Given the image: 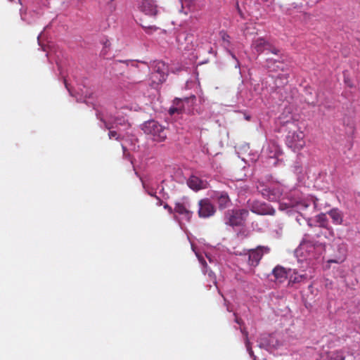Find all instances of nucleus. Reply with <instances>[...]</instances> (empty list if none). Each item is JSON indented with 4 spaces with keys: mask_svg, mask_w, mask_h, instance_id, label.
Returning a JSON list of instances; mask_svg holds the SVG:
<instances>
[{
    "mask_svg": "<svg viewBox=\"0 0 360 360\" xmlns=\"http://www.w3.org/2000/svg\"><path fill=\"white\" fill-rule=\"evenodd\" d=\"M151 68L153 72L150 75V86L156 88L157 86L166 80L168 74V67L163 61L155 60L153 62Z\"/></svg>",
    "mask_w": 360,
    "mask_h": 360,
    "instance_id": "1",
    "label": "nucleus"
},
{
    "mask_svg": "<svg viewBox=\"0 0 360 360\" xmlns=\"http://www.w3.org/2000/svg\"><path fill=\"white\" fill-rule=\"evenodd\" d=\"M249 212L245 209L229 210L224 213V221L232 227L241 226L245 224Z\"/></svg>",
    "mask_w": 360,
    "mask_h": 360,
    "instance_id": "2",
    "label": "nucleus"
},
{
    "mask_svg": "<svg viewBox=\"0 0 360 360\" xmlns=\"http://www.w3.org/2000/svg\"><path fill=\"white\" fill-rule=\"evenodd\" d=\"M143 130L145 134L150 135L153 141H164L167 138V129L155 120L144 123Z\"/></svg>",
    "mask_w": 360,
    "mask_h": 360,
    "instance_id": "3",
    "label": "nucleus"
},
{
    "mask_svg": "<svg viewBox=\"0 0 360 360\" xmlns=\"http://www.w3.org/2000/svg\"><path fill=\"white\" fill-rule=\"evenodd\" d=\"M257 188L269 201H278L283 195V188L279 184L265 185L263 182H258Z\"/></svg>",
    "mask_w": 360,
    "mask_h": 360,
    "instance_id": "4",
    "label": "nucleus"
},
{
    "mask_svg": "<svg viewBox=\"0 0 360 360\" xmlns=\"http://www.w3.org/2000/svg\"><path fill=\"white\" fill-rule=\"evenodd\" d=\"M300 250L306 252V257L309 259H318L325 252V245L321 243H314L311 240H304L300 244Z\"/></svg>",
    "mask_w": 360,
    "mask_h": 360,
    "instance_id": "5",
    "label": "nucleus"
},
{
    "mask_svg": "<svg viewBox=\"0 0 360 360\" xmlns=\"http://www.w3.org/2000/svg\"><path fill=\"white\" fill-rule=\"evenodd\" d=\"M285 143L292 150H300L306 143L304 132L300 130L289 131L286 136Z\"/></svg>",
    "mask_w": 360,
    "mask_h": 360,
    "instance_id": "6",
    "label": "nucleus"
},
{
    "mask_svg": "<svg viewBox=\"0 0 360 360\" xmlns=\"http://www.w3.org/2000/svg\"><path fill=\"white\" fill-rule=\"evenodd\" d=\"M174 212L181 217L182 219L190 221L193 212L191 210V205L190 200L184 197L174 204Z\"/></svg>",
    "mask_w": 360,
    "mask_h": 360,
    "instance_id": "7",
    "label": "nucleus"
},
{
    "mask_svg": "<svg viewBox=\"0 0 360 360\" xmlns=\"http://www.w3.org/2000/svg\"><path fill=\"white\" fill-rule=\"evenodd\" d=\"M270 248L268 246L258 245L256 248L248 250V264L251 266L256 267L259 264L264 255L270 252Z\"/></svg>",
    "mask_w": 360,
    "mask_h": 360,
    "instance_id": "8",
    "label": "nucleus"
},
{
    "mask_svg": "<svg viewBox=\"0 0 360 360\" xmlns=\"http://www.w3.org/2000/svg\"><path fill=\"white\" fill-rule=\"evenodd\" d=\"M252 48L258 54H260L265 51H267L268 52L272 53L275 55H278L280 53V50L278 49L274 46L268 41L262 37L257 38L252 41Z\"/></svg>",
    "mask_w": 360,
    "mask_h": 360,
    "instance_id": "9",
    "label": "nucleus"
},
{
    "mask_svg": "<svg viewBox=\"0 0 360 360\" xmlns=\"http://www.w3.org/2000/svg\"><path fill=\"white\" fill-rule=\"evenodd\" d=\"M198 207V214L200 218H209L216 212V208L209 198L200 200Z\"/></svg>",
    "mask_w": 360,
    "mask_h": 360,
    "instance_id": "10",
    "label": "nucleus"
},
{
    "mask_svg": "<svg viewBox=\"0 0 360 360\" xmlns=\"http://www.w3.org/2000/svg\"><path fill=\"white\" fill-rule=\"evenodd\" d=\"M249 208L253 213L260 215H274L276 211L269 205L260 202L258 200H254L251 202H248Z\"/></svg>",
    "mask_w": 360,
    "mask_h": 360,
    "instance_id": "11",
    "label": "nucleus"
},
{
    "mask_svg": "<svg viewBox=\"0 0 360 360\" xmlns=\"http://www.w3.org/2000/svg\"><path fill=\"white\" fill-rule=\"evenodd\" d=\"M342 350L322 351L316 360H345Z\"/></svg>",
    "mask_w": 360,
    "mask_h": 360,
    "instance_id": "12",
    "label": "nucleus"
},
{
    "mask_svg": "<svg viewBox=\"0 0 360 360\" xmlns=\"http://www.w3.org/2000/svg\"><path fill=\"white\" fill-rule=\"evenodd\" d=\"M140 8L146 15L155 16L158 13L157 5L153 0H143Z\"/></svg>",
    "mask_w": 360,
    "mask_h": 360,
    "instance_id": "13",
    "label": "nucleus"
},
{
    "mask_svg": "<svg viewBox=\"0 0 360 360\" xmlns=\"http://www.w3.org/2000/svg\"><path fill=\"white\" fill-rule=\"evenodd\" d=\"M214 199L218 204L219 210L228 207L231 205V199L226 192H217L214 195Z\"/></svg>",
    "mask_w": 360,
    "mask_h": 360,
    "instance_id": "14",
    "label": "nucleus"
},
{
    "mask_svg": "<svg viewBox=\"0 0 360 360\" xmlns=\"http://www.w3.org/2000/svg\"><path fill=\"white\" fill-rule=\"evenodd\" d=\"M187 184L191 189L194 191H198L205 188L203 181L196 176H191L188 181Z\"/></svg>",
    "mask_w": 360,
    "mask_h": 360,
    "instance_id": "15",
    "label": "nucleus"
},
{
    "mask_svg": "<svg viewBox=\"0 0 360 360\" xmlns=\"http://www.w3.org/2000/svg\"><path fill=\"white\" fill-rule=\"evenodd\" d=\"M273 274L280 281H283L289 276V272L281 266H277L273 269Z\"/></svg>",
    "mask_w": 360,
    "mask_h": 360,
    "instance_id": "16",
    "label": "nucleus"
},
{
    "mask_svg": "<svg viewBox=\"0 0 360 360\" xmlns=\"http://www.w3.org/2000/svg\"><path fill=\"white\" fill-rule=\"evenodd\" d=\"M328 214L332 219L333 222L335 224H341L342 222V214L338 209L334 208L330 210Z\"/></svg>",
    "mask_w": 360,
    "mask_h": 360,
    "instance_id": "17",
    "label": "nucleus"
},
{
    "mask_svg": "<svg viewBox=\"0 0 360 360\" xmlns=\"http://www.w3.org/2000/svg\"><path fill=\"white\" fill-rule=\"evenodd\" d=\"M99 120L103 122L104 126L106 129H109L108 136L110 139H115L119 141L121 138L120 135L116 131H112L110 130L113 127L112 124L107 122L105 120H104L102 117H99Z\"/></svg>",
    "mask_w": 360,
    "mask_h": 360,
    "instance_id": "18",
    "label": "nucleus"
},
{
    "mask_svg": "<svg viewBox=\"0 0 360 360\" xmlns=\"http://www.w3.org/2000/svg\"><path fill=\"white\" fill-rule=\"evenodd\" d=\"M181 103H182V99L176 98L174 100L173 103H174V105H176V107H172L169 108V112L171 115H172L175 113L179 114V113L182 112V111L184 110V108L181 105Z\"/></svg>",
    "mask_w": 360,
    "mask_h": 360,
    "instance_id": "19",
    "label": "nucleus"
},
{
    "mask_svg": "<svg viewBox=\"0 0 360 360\" xmlns=\"http://www.w3.org/2000/svg\"><path fill=\"white\" fill-rule=\"evenodd\" d=\"M305 274H298L297 271H293L292 273L289 271V281L290 283H297L306 279Z\"/></svg>",
    "mask_w": 360,
    "mask_h": 360,
    "instance_id": "20",
    "label": "nucleus"
},
{
    "mask_svg": "<svg viewBox=\"0 0 360 360\" xmlns=\"http://www.w3.org/2000/svg\"><path fill=\"white\" fill-rule=\"evenodd\" d=\"M194 37L192 34H186L184 36V40L187 42V45L184 47V49L188 50H191L195 49L196 45L193 44V39Z\"/></svg>",
    "mask_w": 360,
    "mask_h": 360,
    "instance_id": "21",
    "label": "nucleus"
},
{
    "mask_svg": "<svg viewBox=\"0 0 360 360\" xmlns=\"http://www.w3.org/2000/svg\"><path fill=\"white\" fill-rule=\"evenodd\" d=\"M220 36L222 40V46L226 49H229L231 45L230 36L224 31L220 32Z\"/></svg>",
    "mask_w": 360,
    "mask_h": 360,
    "instance_id": "22",
    "label": "nucleus"
},
{
    "mask_svg": "<svg viewBox=\"0 0 360 360\" xmlns=\"http://www.w3.org/2000/svg\"><path fill=\"white\" fill-rule=\"evenodd\" d=\"M276 63V60H274L273 58H267L266 59V67L270 70L272 71H276L278 68H280V65H277L276 68L274 67V64ZM281 69H283V68H281Z\"/></svg>",
    "mask_w": 360,
    "mask_h": 360,
    "instance_id": "23",
    "label": "nucleus"
},
{
    "mask_svg": "<svg viewBox=\"0 0 360 360\" xmlns=\"http://www.w3.org/2000/svg\"><path fill=\"white\" fill-rule=\"evenodd\" d=\"M240 329V332L242 333V334L244 335V337L245 338L246 346L248 347V349L250 351V354H251L252 353V349L250 347V342L248 340V333L246 330L245 327L241 326Z\"/></svg>",
    "mask_w": 360,
    "mask_h": 360,
    "instance_id": "24",
    "label": "nucleus"
},
{
    "mask_svg": "<svg viewBox=\"0 0 360 360\" xmlns=\"http://www.w3.org/2000/svg\"><path fill=\"white\" fill-rule=\"evenodd\" d=\"M319 222L320 223L321 226L323 227H326L327 225V220L325 214H321L319 215Z\"/></svg>",
    "mask_w": 360,
    "mask_h": 360,
    "instance_id": "25",
    "label": "nucleus"
},
{
    "mask_svg": "<svg viewBox=\"0 0 360 360\" xmlns=\"http://www.w3.org/2000/svg\"><path fill=\"white\" fill-rule=\"evenodd\" d=\"M164 208L167 210L169 214L174 213V209L167 203L164 205Z\"/></svg>",
    "mask_w": 360,
    "mask_h": 360,
    "instance_id": "26",
    "label": "nucleus"
},
{
    "mask_svg": "<svg viewBox=\"0 0 360 360\" xmlns=\"http://www.w3.org/2000/svg\"><path fill=\"white\" fill-rule=\"evenodd\" d=\"M235 316H236V319H235V321L239 324L240 326V327L244 324V322L243 321V320L240 318H238L236 315V314H234Z\"/></svg>",
    "mask_w": 360,
    "mask_h": 360,
    "instance_id": "27",
    "label": "nucleus"
},
{
    "mask_svg": "<svg viewBox=\"0 0 360 360\" xmlns=\"http://www.w3.org/2000/svg\"><path fill=\"white\" fill-rule=\"evenodd\" d=\"M155 198L157 199L156 205H158V206L162 205V200L159 197H158V196H155Z\"/></svg>",
    "mask_w": 360,
    "mask_h": 360,
    "instance_id": "28",
    "label": "nucleus"
},
{
    "mask_svg": "<svg viewBox=\"0 0 360 360\" xmlns=\"http://www.w3.org/2000/svg\"><path fill=\"white\" fill-rule=\"evenodd\" d=\"M147 193L148 195H150V196H153V197H155V193L153 192V191L152 190H147Z\"/></svg>",
    "mask_w": 360,
    "mask_h": 360,
    "instance_id": "29",
    "label": "nucleus"
},
{
    "mask_svg": "<svg viewBox=\"0 0 360 360\" xmlns=\"http://www.w3.org/2000/svg\"><path fill=\"white\" fill-rule=\"evenodd\" d=\"M299 206H300V207H303V208L306 209V208H307V207H308V204H307V203H306L305 202H301V203L299 205Z\"/></svg>",
    "mask_w": 360,
    "mask_h": 360,
    "instance_id": "30",
    "label": "nucleus"
},
{
    "mask_svg": "<svg viewBox=\"0 0 360 360\" xmlns=\"http://www.w3.org/2000/svg\"><path fill=\"white\" fill-rule=\"evenodd\" d=\"M229 53L234 59H236L235 55L231 51L229 50Z\"/></svg>",
    "mask_w": 360,
    "mask_h": 360,
    "instance_id": "31",
    "label": "nucleus"
},
{
    "mask_svg": "<svg viewBox=\"0 0 360 360\" xmlns=\"http://www.w3.org/2000/svg\"><path fill=\"white\" fill-rule=\"evenodd\" d=\"M65 85L66 89H67L69 91H70V89H69V86H68V84H67L66 81H65Z\"/></svg>",
    "mask_w": 360,
    "mask_h": 360,
    "instance_id": "32",
    "label": "nucleus"
},
{
    "mask_svg": "<svg viewBox=\"0 0 360 360\" xmlns=\"http://www.w3.org/2000/svg\"><path fill=\"white\" fill-rule=\"evenodd\" d=\"M148 28H150V29H153V30H156L158 29V28H157L156 27H155V26H151V27H149Z\"/></svg>",
    "mask_w": 360,
    "mask_h": 360,
    "instance_id": "33",
    "label": "nucleus"
},
{
    "mask_svg": "<svg viewBox=\"0 0 360 360\" xmlns=\"http://www.w3.org/2000/svg\"><path fill=\"white\" fill-rule=\"evenodd\" d=\"M237 8H238V12L240 13V14H241V12H240V8H239V6H238V4H237Z\"/></svg>",
    "mask_w": 360,
    "mask_h": 360,
    "instance_id": "34",
    "label": "nucleus"
},
{
    "mask_svg": "<svg viewBox=\"0 0 360 360\" xmlns=\"http://www.w3.org/2000/svg\"><path fill=\"white\" fill-rule=\"evenodd\" d=\"M271 1V0H262V1H263V2H269V1Z\"/></svg>",
    "mask_w": 360,
    "mask_h": 360,
    "instance_id": "35",
    "label": "nucleus"
},
{
    "mask_svg": "<svg viewBox=\"0 0 360 360\" xmlns=\"http://www.w3.org/2000/svg\"><path fill=\"white\" fill-rule=\"evenodd\" d=\"M177 40H178L179 41H180V40H181V36H179V37H177Z\"/></svg>",
    "mask_w": 360,
    "mask_h": 360,
    "instance_id": "36",
    "label": "nucleus"
},
{
    "mask_svg": "<svg viewBox=\"0 0 360 360\" xmlns=\"http://www.w3.org/2000/svg\"><path fill=\"white\" fill-rule=\"evenodd\" d=\"M328 262H337L335 260H329Z\"/></svg>",
    "mask_w": 360,
    "mask_h": 360,
    "instance_id": "37",
    "label": "nucleus"
},
{
    "mask_svg": "<svg viewBox=\"0 0 360 360\" xmlns=\"http://www.w3.org/2000/svg\"><path fill=\"white\" fill-rule=\"evenodd\" d=\"M122 149H123V150L124 151V150H126V147H125V146H122Z\"/></svg>",
    "mask_w": 360,
    "mask_h": 360,
    "instance_id": "38",
    "label": "nucleus"
},
{
    "mask_svg": "<svg viewBox=\"0 0 360 360\" xmlns=\"http://www.w3.org/2000/svg\"><path fill=\"white\" fill-rule=\"evenodd\" d=\"M10 1H13V0H9Z\"/></svg>",
    "mask_w": 360,
    "mask_h": 360,
    "instance_id": "39",
    "label": "nucleus"
}]
</instances>
